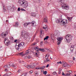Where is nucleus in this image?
<instances>
[{
    "mask_svg": "<svg viewBox=\"0 0 76 76\" xmlns=\"http://www.w3.org/2000/svg\"><path fill=\"white\" fill-rule=\"evenodd\" d=\"M18 3L21 6H22L23 8H26L28 6V1L24 0H19Z\"/></svg>",
    "mask_w": 76,
    "mask_h": 76,
    "instance_id": "obj_1",
    "label": "nucleus"
},
{
    "mask_svg": "<svg viewBox=\"0 0 76 76\" xmlns=\"http://www.w3.org/2000/svg\"><path fill=\"white\" fill-rule=\"evenodd\" d=\"M29 36V33L24 31H22L21 37L25 39H26L27 38H28Z\"/></svg>",
    "mask_w": 76,
    "mask_h": 76,
    "instance_id": "obj_2",
    "label": "nucleus"
},
{
    "mask_svg": "<svg viewBox=\"0 0 76 76\" xmlns=\"http://www.w3.org/2000/svg\"><path fill=\"white\" fill-rule=\"evenodd\" d=\"M56 23H61L63 25H65L67 23V20L66 19L62 20L61 19H56Z\"/></svg>",
    "mask_w": 76,
    "mask_h": 76,
    "instance_id": "obj_3",
    "label": "nucleus"
},
{
    "mask_svg": "<svg viewBox=\"0 0 76 76\" xmlns=\"http://www.w3.org/2000/svg\"><path fill=\"white\" fill-rule=\"evenodd\" d=\"M72 35L68 34L66 36L64 39L65 41L67 43H69L72 41Z\"/></svg>",
    "mask_w": 76,
    "mask_h": 76,
    "instance_id": "obj_4",
    "label": "nucleus"
},
{
    "mask_svg": "<svg viewBox=\"0 0 76 76\" xmlns=\"http://www.w3.org/2000/svg\"><path fill=\"white\" fill-rule=\"evenodd\" d=\"M61 8H62V9H66V10H69V6L64 3L61 2Z\"/></svg>",
    "mask_w": 76,
    "mask_h": 76,
    "instance_id": "obj_5",
    "label": "nucleus"
},
{
    "mask_svg": "<svg viewBox=\"0 0 76 76\" xmlns=\"http://www.w3.org/2000/svg\"><path fill=\"white\" fill-rule=\"evenodd\" d=\"M34 49L36 51H42V52H45V49L43 48H39L38 47H36L34 48Z\"/></svg>",
    "mask_w": 76,
    "mask_h": 76,
    "instance_id": "obj_6",
    "label": "nucleus"
},
{
    "mask_svg": "<svg viewBox=\"0 0 76 76\" xmlns=\"http://www.w3.org/2000/svg\"><path fill=\"white\" fill-rule=\"evenodd\" d=\"M57 39L58 40L57 42H58L57 44L58 45H60L61 42V41L63 39V37H59L57 38Z\"/></svg>",
    "mask_w": 76,
    "mask_h": 76,
    "instance_id": "obj_7",
    "label": "nucleus"
},
{
    "mask_svg": "<svg viewBox=\"0 0 76 76\" xmlns=\"http://www.w3.org/2000/svg\"><path fill=\"white\" fill-rule=\"evenodd\" d=\"M24 42H22L20 44H19L18 45L15 46V48L17 50H19V48H20V47H22V46H23V45H24Z\"/></svg>",
    "mask_w": 76,
    "mask_h": 76,
    "instance_id": "obj_8",
    "label": "nucleus"
},
{
    "mask_svg": "<svg viewBox=\"0 0 76 76\" xmlns=\"http://www.w3.org/2000/svg\"><path fill=\"white\" fill-rule=\"evenodd\" d=\"M50 56V55L48 54H46L45 56V59L46 60H44V62H48V61H49V59L48 58V57Z\"/></svg>",
    "mask_w": 76,
    "mask_h": 76,
    "instance_id": "obj_9",
    "label": "nucleus"
},
{
    "mask_svg": "<svg viewBox=\"0 0 76 76\" xmlns=\"http://www.w3.org/2000/svg\"><path fill=\"white\" fill-rule=\"evenodd\" d=\"M31 22L25 23L24 24V26L25 27H27L28 25H31Z\"/></svg>",
    "mask_w": 76,
    "mask_h": 76,
    "instance_id": "obj_10",
    "label": "nucleus"
},
{
    "mask_svg": "<svg viewBox=\"0 0 76 76\" xmlns=\"http://www.w3.org/2000/svg\"><path fill=\"white\" fill-rule=\"evenodd\" d=\"M7 40V39L6 38H5L4 39V40L5 41L4 42L5 43H6L7 44V45H9V44H10V42L8 40H7V41L6 40Z\"/></svg>",
    "mask_w": 76,
    "mask_h": 76,
    "instance_id": "obj_11",
    "label": "nucleus"
},
{
    "mask_svg": "<svg viewBox=\"0 0 76 76\" xmlns=\"http://www.w3.org/2000/svg\"><path fill=\"white\" fill-rule=\"evenodd\" d=\"M9 66H10V67H11V66H12L13 67H15V69H16L17 67L15 65H13V63H11L10 64L8 65Z\"/></svg>",
    "mask_w": 76,
    "mask_h": 76,
    "instance_id": "obj_12",
    "label": "nucleus"
},
{
    "mask_svg": "<svg viewBox=\"0 0 76 76\" xmlns=\"http://www.w3.org/2000/svg\"><path fill=\"white\" fill-rule=\"evenodd\" d=\"M13 25L14 27H18L19 26V23L18 22H16L15 23V24H13Z\"/></svg>",
    "mask_w": 76,
    "mask_h": 76,
    "instance_id": "obj_13",
    "label": "nucleus"
},
{
    "mask_svg": "<svg viewBox=\"0 0 76 76\" xmlns=\"http://www.w3.org/2000/svg\"><path fill=\"white\" fill-rule=\"evenodd\" d=\"M6 35V34H4V33H3L1 34L0 36L2 38H4V37H5V36Z\"/></svg>",
    "mask_w": 76,
    "mask_h": 76,
    "instance_id": "obj_14",
    "label": "nucleus"
},
{
    "mask_svg": "<svg viewBox=\"0 0 76 76\" xmlns=\"http://www.w3.org/2000/svg\"><path fill=\"white\" fill-rule=\"evenodd\" d=\"M31 23L32 24V26H35L37 25V24L36 23V22L34 21H33Z\"/></svg>",
    "mask_w": 76,
    "mask_h": 76,
    "instance_id": "obj_15",
    "label": "nucleus"
},
{
    "mask_svg": "<svg viewBox=\"0 0 76 76\" xmlns=\"http://www.w3.org/2000/svg\"><path fill=\"white\" fill-rule=\"evenodd\" d=\"M31 16H34V17H35V16L37 17V15H36L35 13L33 12H31Z\"/></svg>",
    "mask_w": 76,
    "mask_h": 76,
    "instance_id": "obj_16",
    "label": "nucleus"
},
{
    "mask_svg": "<svg viewBox=\"0 0 76 76\" xmlns=\"http://www.w3.org/2000/svg\"><path fill=\"white\" fill-rule=\"evenodd\" d=\"M25 65H24V66H25V67H26L27 68H28V69H31V65L29 66H26L27 65V63H25Z\"/></svg>",
    "mask_w": 76,
    "mask_h": 76,
    "instance_id": "obj_17",
    "label": "nucleus"
},
{
    "mask_svg": "<svg viewBox=\"0 0 76 76\" xmlns=\"http://www.w3.org/2000/svg\"><path fill=\"white\" fill-rule=\"evenodd\" d=\"M43 29H45V31H48V26L47 25H45L44 27H43Z\"/></svg>",
    "mask_w": 76,
    "mask_h": 76,
    "instance_id": "obj_18",
    "label": "nucleus"
},
{
    "mask_svg": "<svg viewBox=\"0 0 76 76\" xmlns=\"http://www.w3.org/2000/svg\"><path fill=\"white\" fill-rule=\"evenodd\" d=\"M36 54L35 56H39V50H36Z\"/></svg>",
    "mask_w": 76,
    "mask_h": 76,
    "instance_id": "obj_19",
    "label": "nucleus"
},
{
    "mask_svg": "<svg viewBox=\"0 0 76 76\" xmlns=\"http://www.w3.org/2000/svg\"><path fill=\"white\" fill-rule=\"evenodd\" d=\"M19 54L20 55L21 57H23V56H25V54L23 53V52H20V53H19Z\"/></svg>",
    "mask_w": 76,
    "mask_h": 76,
    "instance_id": "obj_20",
    "label": "nucleus"
},
{
    "mask_svg": "<svg viewBox=\"0 0 76 76\" xmlns=\"http://www.w3.org/2000/svg\"><path fill=\"white\" fill-rule=\"evenodd\" d=\"M44 20L45 22H47V17H45L44 18Z\"/></svg>",
    "mask_w": 76,
    "mask_h": 76,
    "instance_id": "obj_21",
    "label": "nucleus"
},
{
    "mask_svg": "<svg viewBox=\"0 0 76 76\" xmlns=\"http://www.w3.org/2000/svg\"><path fill=\"white\" fill-rule=\"evenodd\" d=\"M55 34L56 36H59V35H60V33H59L58 31L57 32H55Z\"/></svg>",
    "mask_w": 76,
    "mask_h": 76,
    "instance_id": "obj_22",
    "label": "nucleus"
},
{
    "mask_svg": "<svg viewBox=\"0 0 76 76\" xmlns=\"http://www.w3.org/2000/svg\"><path fill=\"white\" fill-rule=\"evenodd\" d=\"M10 66H9V65H5L4 66V68L5 69H8V68H10Z\"/></svg>",
    "mask_w": 76,
    "mask_h": 76,
    "instance_id": "obj_23",
    "label": "nucleus"
},
{
    "mask_svg": "<svg viewBox=\"0 0 76 76\" xmlns=\"http://www.w3.org/2000/svg\"><path fill=\"white\" fill-rule=\"evenodd\" d=\"M29 50H27L26 51V53H25V55H26V54H28L30 53H29Z\"/></svg>",
    "mask_w": 76,
    "mask_h": 76,
    "instance_id": "obj_24",
    "label": "nucleus"
},
{
    "mask_svg": "<svg viewBox=\"0 0 76 76\" xmlns=\"http://www.w3.org/2000/svg\"><path fill=\"white\" fill-rule=\"evenodd\" d=\"M54 34H52L51 35V38L53 39V40H54Z\"/></svg>",
    "mask_w": 76,
    "mask_h": 76,
    "instance_id": "obj_25",
    "label": "nucleus"
},
{
    "mask_svg": "<svg viewBox=\"0 0 76 76\" xmlns=\"http://www.w3.org/2000/svg\"><path fill=\"white\" fill-rule=\"evenodd\" d=\"M67 19H68V20L70 21V22H71V20H72V17H68Z\"/></svg>",
    "mask_w": 76,
    "mask_h": 76,
    "instance_id": "obj_26",
    "label": "nucleus"
},
{
    "mask_svg": "<svg viewBox=\"0 0 76 76\" xmlns=\"http://www.w3.org/2000/svg\"><path fill=\"white\" fill-rule=\"evenodd\" d=\"M43 73L44 75H47V71H43Z\"/></svg>",
    "mask_w": 76,
    "mask_h": 76,
    "instance_id": "obj_27",
    "label": "nucleus"
},
{
    "mask_svg": "<svg viewBox=\"0 0 76 76\" xmlns=\"http://www.w3.org/2000/svg\"><path fill=\"white\" fill-rule=\"evenodd\" d=\"M7 11V10H6V8L4 6L3 7V12H6Z\"/></svg>",
    "mask_w": 76,
    "mask_h": 76,
    "instance_id": "obj_28",
    "label": "nucleus"
},
{
    "mask_svg": "<svg viewBox=\"0 0 76 76\" xmlns=\"http://www.w3.org/2000/svg\"><path fill=\"white\" fill-rule=\"evenodd\" d=\"M35 75L36 76H37L38 75V73L37 72V71H35Z\"/></svg>",
    "mask_w": 76,
    "mask_h": 76,
    "instance_id": "obj_29",
    "label": "nucleus"
},
{
    "mask_svg": "<svg viewBox=\"0 0 76 76\" xmlns=\"http://www.w3.org/2000/svg\"><path fill=\"white\" fill-rule=\"evenodd\" d=\"M45 66H42L41 67H40V69H45Z\"/></svg>",
    "mask_w": 76,
    "mask_h": 76,
    "instance_id": "obj_30",
    "label": "nucleus"
},
{
    "mask_svg": "<svg viewBox=\"0 0 76 76\" xmlns=\"http://www.w3.org/2000/svg\"><path fill=\"white\" fill-rule=\"evenodd\" d=\"M48 38H49V37L48 36H47L46 37H45L44 39V40H45V39H48Z\"/></svg>",
    "mask_w": 76,
    "mask_h": 76,
    "instance_id": "obj_31",
    "label": "nucleus"
},
{
    "mask_svg": "<svg viewBox=\"0 0 76 76\" xmlns=\"http://www.w3.org/2000/svg\"><path fill=\"white\" fill-rule=\"evenodd\" d=\"M30 66L31 68H32V69H34V67H35V66L34 65H30Z\"/></svg>",
    "mask_w": 76,
    "mask_h": 76,
    "instance_id": "obj_32",
    "label": "nucleus"
},
{
    "mask_svg": "<svg viewBox=\"0 0 76 76\" xmlns=\"http://www.w3.org/2000/svg\"><path fill=\"white\" fill-rule=\"evenodd\" d=\"M70 74H68V73H66V74L65 75V76H70Z\"/></svg>",
    "mask_w": 76,
    "mask_h": 76,
    "instance_id": "obj_33",
    "label": "nucleus"
},
{
    "mask_svg": "<svg viewBox=\"0 0 76 76\" xmlns=\"http://www.w3.org/2000/svg\"><path fill=\"white\" fill-rule=\"evenodd\" d=\"M12 75V73L11 72H9L7 73V76H10V75Z\"/></svg>",
    "mask_w": 76,
    "mask_h": 76,
    "instance_id": "obj_34",
    "label": "nucleus"
},
{
    "mask_svg": "<svg viewBox=\"0 0 76 76\" xmlns=\"http://www.w3.org/2000/svg\"><path fill=\"white\" fill-rule=\"evenodd\" d=\"M57 64H62V62H61V61H60L59 62H57Z\"/></svg>",
    "mask_w": 76,
    "mask_h": 76,
    "instance_id": "obj_35",
    "label": "nucleus"
},
{
    "mask_svg": "<svg viewBox=\"0 0 76 76\" xmlns=\"http://www.w3.org/2000/svg\"><path fill=\"white\" fill-rule=\"evenodd\" d=\"M53 75H57V73L56 72H53Z\"/></svg>",
    "mask_w": 76,
    "mask_h": 76,
    "instance_id": "obj_36",
    "label": "nucleus"
},
{
    "mask_svg": "<svg viewBox=\"0 0 76 76\" xmlns=\"http://www.w3.org/2000/svg\"><path fill=\"white\" fill-rule=\"evenodd\" d=\"M57 12V11H56V10H53V11H51V12L52 13H55V12Z\"/></svg>",
    "mask_w": 76,
    "mask_h": 76,
    "instance_id": "obj_37",
    "label": "nucleus"
},
{
    "mask_svg": "<svg viewBox=\"0 0 76 76\" xmlns=\"http://www.w3.org/2000/svg\"><path fill=\"white\" fill-rule=\"evenodd\" d=\"M21 10H22V11H25V12H26V10H25L23 9V8H21L20 9Z\"/></svg>",
    "mask_w": 76,
    "mask_h": 76,
    "instance_id": "obj_38",
    "label": "nucleus"
},
{
    "mask_svg": "<svg viewBox=\"0 0 76 76\" xmlns=\"http://www.w3.org/2000/svg\"><path fill=\"white\" fill-rule=\"evenodd\" d=\"M24 58L25 59H26V58H28V55L27 56H26L24 57Z\"/></svg>",
    "mask_w": 76,
    "mask_h": 76,
    "instance_id": "obj_39",
    "label": "nucleus"
},
{
    "mask_svg": "<svg viewBox=\"0 0 76 76\" xmlns=\"http://www.w3.org/2000/svg\"><path fill=\"white\" fill-rule=\"evenodd\" d=\"M43 32V30L41 29L40 31V34H42V32Z\"/></svg>",
    "mask_w": 76,
    "mask_h": 76,
    "instance_id": "obj_40",
    "label": "nucleus"
},
{
    "mask_svg": "<svg viewBox=\"0 0 76 76\" xmlns=\"http://www.w3.org/2000/svg\"><path fill=\"white\" fill-rule=\"evenodd\" d=\"M33 72V71H30L29 72V74H32V73Z\"/></svg>",
    "mask_w": 76,
    "mask_h": 76,
    "instance_id": "obj_41",
    "label": "nucleus"
},
{
    "mask_svg": "<svg viewBox=\"0 0 76 76\" xmlns=\"http://www.w3.org/2000/svg\"><path fill=\"white\" fill-rule=\"evenodd\" d=\"M73 49H74V48H71L70 50H71V51H72H72H73Z\"/></svg>",
    "mask_w": 76,
    "mask_h": 76,
    "instance_id": "obj_42",
    "label": "nucleus"
},
{
    "mask_svg": "<svg viewBox=\"0 0 76 76\" xmlns=\"http://www.w3.org/2000/svg\"><path fill=\"white\" fill-rule=\"evenodd\" d=\"M69 73L70 74H71V73H72V71H69Z\"/></svg>",
    "mask_w": 76,
    "mask_h": 76,
    "instance_id": "obj_43",
    "label": "nucleus"
},
{
    "mask_svg": "<svg viewBox=\"0 0 76 76\" xmlns=\"http://www.w3.org/2000/svg\"><path fill=\"white\" fill-rule=\"evenodd\" d=\"M28 58H31V56H28Z\"/></svg>",
    "mask_w": 76,
    "mask_h": 76,
    "instance_id": "obj_44",
    "label": "nucleus"
},
{
    "mask_svg": "<svg viewBox=\"0 0 76 76\" xmlns=\"http://www.w3.org/2000/svg\"><path fill=\"white\" fill-rule=\"evenodd\" d=\"M37 44V43H33L32 45H36V44Z\"/></svg>",
    "mask_w": 76,
    "mask_h": 76,
    "instance_id": "obj_45",
    "label": "nucleus"
},
{
    "mask_svg": "<svg viewBox=\"0 0 76 76\" xmlns=\"http://www.w3.org/2000/svg\"><path fill=\"white\" fill-rule=\"evenodd\" d=\"M20 7H18V12H19L20 11Z\"/></svg>",
    "mask_w": 76,
    "mask_h": 76,
    "instance_id": "obj_46",
    "label": "nucleus"
},
{
    "mask_svg": "<svg viewBox=\"0 0 76 76\" xmlns=\"http://www.w3.org/2000/svg\"><path fill=\"white\" fill-rule=\"evenodd\" d=\"M36 69H40V67L39 68V67H36Z\"/></svg>",
    "mask_w": 76,
    "mask_h": 76,
    "instance_id": "obj_47",
    "label": "nucleus"
},
{
    "mask_svg": "<svg viewBox=\"0 0 76 76\" xmlns=\"http://www.w3.org/2000/svg\"><path fill=\"white\" fill-rule=\"evenodd\" d=\"M62 75H63V76H65V75L64 74V72H62Z\"/></svg>",
    "mask_w": 76,
    "mask_h": 76,
    "instance_id": "obj_48",
    "label": "nucleus"
},
{
    "mask_svg": "<svg viewBox=\"0 0 76 76\" xmlns=\"http://www.w3.org/2000/svg\"><path fill=\"white\" fill-rule=\"evenodd\" d=\"M67 66V65H64L63 66L64 67H66V66Z\"/></svg>",
    "mask_w": 76,
    "mask_h": 76,
    "instance_id": "obj_49",
    "label": "nucleus"
},
{
    "mask_svg": "<svg viewBox=\"0 0 76 76\" xmlns=\"http://www.w3.org/2000/svg\"><path fill=\"white\" fill-rule=\"evenodd\" d=\"M18 73H20V72H21V70L20 69L18 70Z\"/></svg>",
    "mask_w": 76,
    "mask_h": 76,
    "instance_id": "obj_50",
    "label": "nucleus"
},
{
    "mask_svg": "<svg viewBox=\"0 0 76 76\" xmlns=\"http://www.w3.org/2000/svg\"><path fill=\"white\" fill-rule=\"evenodd\" d=\"M5 70L6 72H9V70H7V69H5Z\"/></svg>",
    "mask_w": 76,
    "mask_h": 76,
    "instance_id": "obj_51",
    "label": "nucleus"
},
{
    "mask_svg": "<svg viewBox=\"0 0 76 76\" xmlns=\"http://www.w3.org/2000/svg\"><path fill=\"white\" fill-rule=\"evenodd\" d=\"M17 41H18L17 39H15L14 41V42H17Z\"/></svg>",
    "mask_w": 76,
    "mask_h": 76,
    "instance_id": "obj_52",
    "label": "nucleus"
},
{
    "mask_svg": "<svg viewBox=\"0 0 76 76\" xmlns=\"http://www.w3.org/2000/svg\"><path fill=\"white\" fill-rule=\"evenodd\" d=\"M71 48H74V45L71 46Z\"/></svg>",
    "mask_w": 76,
    "mask_h": 76,
    "instance_id": "obj_53",
    "label": "nucleus"
},
{
    "mask_svg": "<svg viewBox=\"0 0 76 76\" xmlns=\"http://www.w3.org/2000/svg\"><path fill=\"white\" fill-rule=\"evenodd\" d=\"M10 8H11L10 7H8L7 8V9H8V10H10Z\"/></svg>",
    "mask_w": 76,
    "mask_h": 76,
    "instance_id": "obj_54",
    "label": "nucleus"
},
{
    "mask_svg": "<svg viewBox=\"0 0 76 76\" xmlns=\"http://www.w3.org/2000/svg\"><path fill=\"white\" fill-rule=\"evenodd\" d=\"M48 66H49V64H48L47 65L46 67H48Z\"/></svg>",
    "mask_w": 76,
    "mask_h": 76,
    "instance_id": "obj_55",
    "label": "nucleus"
},
{
    "mask_svg": "<svg viewBox=\"0 0 76 76\" xmlns=\"http://www.w3.org/2000/svg\"><path fill=\"white\" fill-rule=\"evenodd\" d=\"M60 73H61V71H59V72H58V74H60Z\"/></svg>",
    "mask_w": 76,
    "mask_h": 76,
    "instance_id": "obj_56",
    "label": "nucleus"
},
{
    "mask_svg": "<svg viewBox=\"0 0 76 76\" xmlns=\"http://www.w3.org/2000/svg\"><path fill=\"white\" fill-rule=\"evenodd\" d=\"M40 45H42V42H40Z\"/></svg>",
    "mask_w": 76,
    "mask_h": 76,
    "instance_id": "obj_57",
    "label": "nucleus"
},
{
    "mask_svg": "<svg viewBox=\"0 0 76 76\" xmlns=\"http://www.w3.org/2000/svg\"><path fill=\"white\" fill-rule=\"evenodd\" d=\"M21 76H26V75H25L24 74H23Z\"/></svg>",
    "mask_w": 76,
    "mask_h": 76,
    "instance_id": "obj_58",
    "label": "nucleus"
},
{
    "mask_svg": "<svg viewBox=\"0 0 76 76\" xmlns=\"http://www.w3.org/2000/svg\"><path fill=\"white\" fill-rule=\"evenodd\" d=\"M73 60H75V57L73 58Z\"/></svg>",
    "mask_w": 76,
    "mask_h": 76,
    "instance_id": "obj_59",
    "label": "nucleus"
},
{
    "mask_svg": "<svg viewBox=\"0 0 76 76\" xmlns=\"http://www.w3.org/2000/svg\"><path fill=\"white\" fill-rule=\"evenodd\" d=\"M6 22H9V20H6Z\"/></svg>",
    "mask_w": 76,
    "mask_h": 76,
    "instance_id": "obj_60",
    "label": "nucleus"
},
{
    "mask_svg": "<svg viewBox=\"0 0 76 76\" xmlns=\"http://www.w3.org/2000/svg\"><path fill=\"white\" fill-rule=\"evenodd\" d=\"M39 15H38V17H39Z\"/></svg>",
    "mask_w": 76,
    "mask_h": 76,
    "instance_id": "obj_61",
    "label": "nucleus"
},
{
    "mask_svg": "<svg viewBox=\"0 0 76 76\" xmlns=\"http://www.w3.org/2000/svg\"><path fill=\"white\" fill-rule=\"evenodd\" d=\"M75 76H76V74H75Z\"/></svg>",
    "mask_w": 76,
    "mask_h": 76,
    "instance_id": "obj_62",
    "label": "nucleus"
},
{
    "mask_svg": "<svg viewBox=\"0 0 76 76\" xmlns=\"http://www.w3.org/2000/svg\"><path fill=\"white\" fill-rule=\"evenodd\" d=\"M75 54L76 55V52L75 53Z\"/></svg>",
    "mask_w": 76,
    "mask_h": 76,
    "instance_id": "obj_63",
    "label": "nucleus"
},
{
    "mask_svg": "<svg viewBox=\"0 0 76 76\" xmlns=\"http://www.w3.org/2000/svg\"><path fill=\"white\" fill-rule=\"evenodd\" d=\"M75 9H76V7H75Z\"/></svg>",
    "mask_w": 76,
    "mask_h": 76,
    "instance_id": "obj_64",
    "label": "nucleus"
}]
</instances>
